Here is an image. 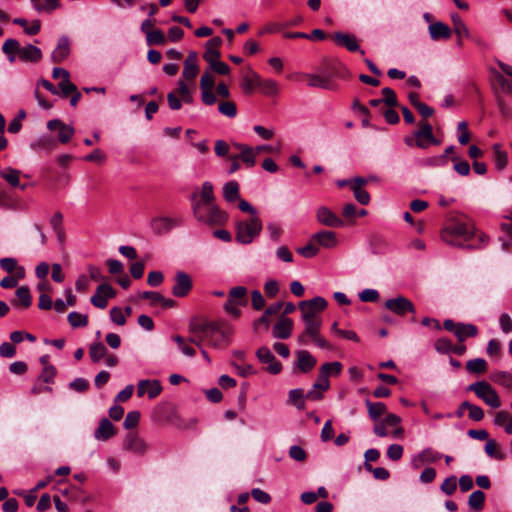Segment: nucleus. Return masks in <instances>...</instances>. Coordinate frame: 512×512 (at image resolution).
Masks as SVG:
<instances>
[{
	"mask_svg": "<svg viewBox=\"0 0 512 512\" xmlns=\"http://www.w3.org/2000/svg\"><path fill=\"white\" fill-rule=\"evenodd\" d=\"M307 78L308 86L322 88V89H333L334 85L331 82V78L329 76H321L318 74H305Z\"/></svg>",
	"mask_w": 512,
	"mask_h": 512,
	"instance_id": "29",
	"label": "nucleus"
},
{
	"mask_svg": "<svg viewBox=\"0 0 512 512\" xmlns=\"http://www.w3.org/2000/svg\"><path fill=\"white\" fill-rule=\"evenodd\" d=\"M293 326V321L290 318L282 316L274 325L272 335L277 339H287L292 334Z\"/></svg>",
	"mask_w": 512,
	"mask_h": 512,
	"instance_id": "18",
	"label": "nucleus"
},
{
	"mask_svg": "<svg viewBox=\"0 0 512 512\" xmlns=\"http://www.w3.org/2000/svg\"><path fill=\"white\" fill-rule=\"evenodd\" d=\"M451 20L453 22V30L455 34L458 36V38L462 37H468L469 36V30L461 17L457 13L451 14Z\"/></svg>",
	"mask_w": 512,
	"mask_h": 512,
	"instance_id": "44",
	"label": "nucleus"
},
{
	"mask_svg": "<svg viewBox=\"0 0 512 512\" xmlns=\"http://www.w3.org/2000/svg\"><path fill=\"white\" fill-rule=\"evenodd\" d=\"M384 306L387 310L398 316H404L407 312L415 313V307L413 303L408 298L403 296L388 299Z\"/></svg>",
	"mask_w": 512,
	"mask_h": 512,
	"instance_id": "7",
	"label": "nucleus"
},
{
	"mask_svg": "<svg viewBox=\"0 0 512 512\" xmlns=\"http://www.w3.org/2000/svg\"><path fill=\"white\" fill-rule=\"evenodd\" d=\"M415 145L427 149L431 144L438 145V140L432 133V126L428 122H420L419 129L414 132Z\"/></svg>",
	"mask_w": 512,
	"mask_h": 512,
	"instance_id": "5",
	"label": "nucleus"
},
{
	"mask_svg": "<svg viewBox=\"0 0 512 512\" xmlns=\"http://www.w3.org/2000/svg\"><path fill=\"white\" fill-rule=\"evenodd\" d=\"M440 458V453L434 451L431 448H426L412 458V464L418 468L425 463H434Z\"/></svg>",
	"mask_w": 512,
	"mask_h": 512,
	"instance_id": "23",
	"label": "nucleus"
},
{
	"mask_svg": "<svg viewBox=\"0 0 512 512\" xmlns=\"http://www.w3.org/2000/svg\"><path fill=\"white\" fill-rule=\"evenodd\" d=\"M218 111L229 118H234L237 115V107L232 101H223L218 105Z\"/></svg>",
	"mask_w": 512,
	"mask_h": 512,
	"instance_id": "52",
	"label": "nucleus"
},
{
	"mask_svg": "<svg viewBox=\"0 0 512 512\" xmlns=\"http://www.w3.org/2000/svg\"><path fill=\"white\" fill-rule=\"evenodd\" d=\"M70 53L69 39L66 36H62L57 43L56 48L53 50L51 58L55 63H60L65 60Z\"/></svg>",
	"mask_w": 512,
	"mask_h": 512,
	"instance_id": "24",
	"label": "nucleus"
},
{
	"mask_svg": "<svg viewBox=\"0 0 512 512\" xmlns=\"http://www.w3.org/2000/svg\"><path fill=\"white\" fill-rule=\"evenodd\" d=\"M258 360L267 365V371L271 374H278L282 370V365L275 359L268 347H260L256 352Z\"/></svg>",
	"mask_w": 512,
	"mask_h": 512,
	"instance_id": "12",
	"label": "nucleus"
},
{
	"mask_svg": "<svg viewBox=\"0 0 512 512\" xmlns=\"http://www.w3.org/2000/svg\"><path fill=\"white\" fill-rule=\"evenodd\" d=\"M61 7L60 0H42L35 5V11L39 14H52Z\"/></svg>",
	"mask_w": 512,
	"mask_h": 512,
	"instance_id": "39",
	"label": "nucleus"
},
{
	"mask_svg": "<svg viewBox=\"0 0 512 512\" xmlns=\"http://www.w3.org/2000/svg\"><path fill=\"white\" fill-rule=\"evenodd\" d=\"M362 302H376L379 300V293L376 289L366 288L359 293Z\"/></svg>",
	"mask_w": 512,
	"mask_h": 512,
	"instance_id": "62",
	"label": "nucleus"
},
{
	"mask_svg": "<svg viewBox=\"0 0 512 512\" xmlns=\"http://www.w3.org/2000/svg\"><path fill=\"white\" fill-rule=\"evenodd\" d=\"M214 189L213 185L209 181H205L202 184L201 190L199 193L195 192L192 197L191 201L192 204H203V203H211L214 202Z\"/></svg>",
	"mask_w": 512,
	"mask_h": 512,
	"instance_id": "20",
	"label": "nucleus"
},
{
	"mask_svg": "<svg viewBox=\"0 0 512 512\" xmlns=\"http://www.w3.org/2000/svg\"><path fill=\"white\" fill-rule=\"evenodd\" d=\"M0 176L12 187H19L20 171L11 167H0Z\"/></svg>",
	"mask_w": 512,
	"mask_h": 512,
	"instance_id": "36",
	"label": "nucleus"
},
{
	"mask_svg": "<svg viewBox=\"0 0 512 512\" xmlns=\"http://www.w3.org/2000/svg\"><path fill=\"white\" fill-rule=\"evenodd\" d=\"M478 334V329L473 324L458 323V328L455 331V336L461 342L465 341L468 337H475Z\"/></svg>",
	"mask_w": 512,
	"mask_h": 512,
	"instance_id": "34",
	"label": "nucleus"
},
{
	"mask_svg": "<svg viewBox=\"0 0 512 512\" xmlns=\"http://www.w3.org/2000/svg\"><path fill=\"white\" fill-rule=\"evenodd\" d=\"M366 406L368 409V414L370 418L376 421L379 417L386 413V405L382 402H371L369 400L366 401Z\"/></svg>",
	"mask_w": 512,
	"mask_h": 512,
	"instance_id": "42",
	"label": "nucleus"
},
{
	"mask_svg": "<svg viewBox=\"0 0 512 512\" xmlns=\"http://www.w3.org/2000/svg\"><path fill=\"white\" fill-rule=\"evenodd\" d=\"M467 389L474 392L478 398L483 400L490 407L499 408L501 406L499 395L489 383L478 381L469 385Z\"/></svg>",
	"mask_w": 512,
	"mask_h": 512,
	"instance_id": "4",
	"label": "nucleus"
},
{
	"mask_svg": "<svg viewBox=\"0 0 512 512\" xmlns=\"http://www.w3.org/2000/svg\"><path fill=\"white\" fill-rule=\"evenodd\" d=\"M342 364L338 361L327 362L321 365L320 369L324 374L327 375V378L330 376H338L342 371Z\"/></svg>",
	"mask_w": 512,
	"mask_h": 512,
	"instance_id": "49",
	"label": "nucleus"
},
{
	"mask_svg": "<svg viewBox=\"0 0 512 512\" xmlns=\"http://www.w3.org/2000/svg\"><path fill=\"white\" fill-rule=\"evenodd\" d=\"M20 43L13 38L7 39L3 46L2 51L7 55L9 61L13 63L16 60V54L19 55Z\"/></svg>",
	"mask_w": 512,
	"mask_h": 512,
	"instance_id": "35",
	"label": "nucleus"
},
{
	"mask_svg": "<svg viewBox=\"0 0 512 512\" xmlns=\"http://www.w3.org/2000/svg\"><path fill=\"white\" fill-rule=\"evenodd\" d=\"M181 218H172L167 216H157L151 219L150 227L153 233L161 235L169 232L171 229L180 226Z\"/></svg>",
	"mask_w": 512,
	"mask_h": 512,
	"instance_id": "6",
	"label": "nucleus"
},
{
	"mask_svg": "<svg viewBox=\"0 0 512 512\" xmlns=\"http://www.w3.org/2000/svg\"><path fill=\"white\" fill-rule=\"evenodd\" d=\"M403 447L400 444H391L387 448V457L392 461H398L402 458Z\"/></svg>",
	"mask_w": 512,
	"mask_h": 512,
	"instance_id": "63",
	"label": "nucleus"
},
{
	"mask_svg": "<svg viewBox=\"0 0 512 512\" xmlns=\"http://www.w3.org/2000/svg\"><path fill=\"white\" fill-rule=\"evenodd\" d=\"M312 240L326 249H332L338 245L336 233L333 231L321 230L312 236Z\"/></svg>",
	"mask_w": 512,
	"mask_h": 512,
	"instance_id": "21",
	"label": "nucleus"
},
{
	"mask_svg": "<svg viewBox=\"0 0 512 512\" xmlns=\"http://www.w3.org/2000/svg\"><path fill=\"white\" fill-rule=\"evenodd\" d=\"M254 78L256 79L257 86L261 89V92L266 96H276L279 93V85L275 80L265 79L262 80L260 76L251 71Z\"/></svg>",
	"mask_w": 512,
	"mask_h": 512,
	"instance_id": "25",
	"label": "nucleus"
},
{
	"mask_svg": "<svg viewBox=\"0 0 512 512\" xmlns=\"http://www.w3.org/2000/svg\"><path fill=\"white\" fill-rule=\"evenodd\" d=\"M272 241H278L283 233L282 226L276 222H269L266 227Z\"/></svg>",
	"mask_w": 512,
	"mask_h": 512,
	"instance_id": "60",
	"label": "nucleus"
},
{
	"mask_svg": "<svg viewBox=\"0 0 512 512\" xmlns=\"http://www.w3.org/2000/svg\"><path fill=\"white\" fill-rule=\"evenodd\" d=\"M457 137L461 145H466L470 140V133L468 130V124L465 121H461L457 126Z\"/></svg>",
	"mask_w": 512,
	"mask_h": 512,
	"instance_id": "55",
	"label": "nucleus"
},
{
	"mask_svg": "<svg viewBox=\"0 0 512 512\" xmlns=\"http://www.w3.org/2000/svg\"><path fill=\"white\" fill-rule=\"evenodd\" d=\"M303 323L305 325V330L298 338V342L300 344H306L307 337L316 336V334L320 332L322 320H303Z\"/></svg>",
	"mask_w": 512,
	"mask_h": 512,
	"instance_id": "27",
	"label": "nucleus"
},
{
	"mask_svg": "<svg viewBox=\"0 0 512 512\" xmlns=\"http://www.w3.org/2000/svg\"><path fill=\"white\" fill-rule=\"evenodd\" d=\"M262 230V221L259 216L241 220L236 226V240L241 244H250L259 236Z\"/></svg>",
	"mask_w": 512,
	"mask_h": 512,
	"instance_id": "3",
	"label": "nucleus"
},
{
	"mask_svg": "<svg viewBox=\"0 0 512 512\" xmlns=\"http://www.w3.org/2000/svg\"><path fill=\"white\" fill-rule=\"evenodd\" d=\"M302 302L306 303L311 309L317 311L318 313L327 307V301L320 296H317L311 300H304Z\"/></svg>",
	"mask_w": 512,
	"mask_h": 512,
	"instance_id": "61",
	"label": "nucleus"
},
{
	"mask_svg": "<svg viewBox=\"0 0 512 512\" xmlns=\"http://www.w3.org/2000/svg\"><path fill=\"white\" fill-rule=\"evenodd\" d=\"M299 308L301 310L302 320H321L318 312L311 309L306 303L300 302Z\"/></svg>",
	"mask_w": 512,
	"mask_h": 512,
	"instance_id": "57",
	"label": "nucleus"
},
{
	"mask_svg": "<svg viewBox=\"0 0 512 512\" xmlns=\"http://www.w3.org/2000/svg\"><path fill=\"white\" fill-rule=\"evenodd\" d=\"M18 58L24 62H38L42 58L41 50L34 45L20 47Z\"/></svg>",
	"mask_w": 512,
	"mask_h": 512,
	"instance_id": "26",
	"label": "nucleus"
},
{
	"mask_svg": "<svg viewBox=\"0 0 512 512\" xmlns=\"http://www.w3.org/2000/svg\"><path fill=\"white\" fill-rule=\"evenodd\" d=\"M89 355L93 362H99L107 355V348L101 342H95L90 345Z\"/></svg>",
	"mask_w": 512,
	"mask_h": 512,
	"instance_id": "43",
	"label": "nucleus"
},
{
	"mask_svg": "<svg viewBox=\"0 0 512 512\" xmlns=\"http://www.w3.org/2000/svg\"><path fill=\"white\" fill-rule=\"evenodd\" d=\"M204 333L211 345L219 347L228 341L231 329L227 328L224 330L218 326L210 325L204 329Z\"/></svg>",
	"mask_w": 512,
	"mask_h": 512,
	"instance_id": "9",
	"label": "nucleus"
},
{
	"mask_svg": "<svg viewBox=\"0 0 512 512\" xmlns=\"http://www.w3.org/2000/svg\"><path fill=\"white\" fill-rule=\"evenodd\" d=\"M472 238H474L476 240L475 243H472V244H468V247L469 248H477V249H480V248H483L485 247L488 243H489V236L483 232H476L474 230V235L472 236Z\"/></svg>",
	"mask_w": 512,
	"mask_h": 512,
	"instance_id": "58",
	"label": "nucleus"
},
{
	"mask_svg": "<svg viewBox=\"0 0 512 512\" xmlns=\"http://www.w3.org/2000/svg\"><path fill=\"white\" fill-rule=\"evenodd\" d=\"M484 501L485 494L480 490H476L469 496L468 504L475 511H479L482 509Z\"/></svg>",
	"mask_w": 512,
	"mask_h": 512,
	"instance_id": "48",
	"label": "nucleus"
},
{
	"mask_svg": "<svg viewBox=\"0 0 512 512\" xmlns=\"http://www.w3.org/2000/svg\"><path fill=\"white\" fill-rule=\"evenodd\" d=\"M247 288L244 286H235L230 289L228 294V302L245 306L247 304Z\"/></svg>",
	"mask_w": 512,
	"mask_h": 512,
	"instance_id": "31",
	"label": "nucleus"
},
{
	"mask_svg": "<svg viewBox=\"0 0 512 512\" xmlns=\"http://www.w3.org/2000/svg\"><path fill=\"white\" fill-rule=\"evenodd\" d=\"M123 448L137 454H143L146 449L145 441L135 433H129L126 435L123 441Z\"/></svg>",
	"mask_w": 512,
	"mask_h": 512,
	"instance_id": "19",
	"label": "nucleus"
},
{
	"mask_svg": "<svg viewBox=\"0 0 512 512\" xmlns=\"http://www.w3.org/2000/svg\"><path fill=\"white\" fill-rule=\"evenodd\" d=\"M474 235V226L469 221L452 220L442 229V240L454 247H468V241Z\"/></svg>",
	"mask_w": 512,
	"mask_h": 512,
	"instance_id": "1",
	"label": "nucleus"
},
{
	"mask_svg": "<svg viewBox=\"0 0 512 512\" xmlns=\"http://www.w3.org/2000/svg\"><path fill=\"white\" fill-rule=\"evenodd\" d=\"M16 296L18 298V301L24 308H28L31 305L32 300H31V295H30V291H29L28 287H26V286L19 287L16 290Z\"/></svg>",
	"mask_w": 512,
	"mask_h": 512,
	"instance_id": "54",
	"label": "nucleus"
},
{
	"mask_svg": "<svg viewBox=\"0 0 512 512\" xmlns=\"http://www.w3.org/2000/svg\"><path fill=\"white\" fill-rule=\"evenodd\" d=\"M223 197L227 202H234L239 198V185L236 181H229L224 184Z\"/></svg>",
	"mask_w": 512,
	"mask_h": 512,
	"instance_id": "41",
	"label": "nucleus"
},
{
	"mask_svg": "<svg viewBox=\"0 0 512 512\" xmlns=\"http://www.w3.org/2000/svg\"><path fill=\"white\" fill-rule=\"evenodd\" d=\"M254 132L263 140H270L275 135V129L272 127H265L262 125H255Z\"/></svg>",
	"mask_w": 512,
	"mask_h": 512,
	"instance_id": "59",
	"label": "nucleus"
},
{
	"mask_svg": "<svg viewBox=\"0 0 512 512\" xmlns=\"http://www.w3.org/2000/svg\"><path fill=\"white\" fill-rule=\"evenodd\" d=\"M306 396L302 389L296 388L289 391L287 404L295 406L298 410L305 408Z\"/></svg>",
	"mask_w": 512,
	"mask_h": 512,
	"instance_id": "32",
	"label": "nucleus"
},
{
	"mask_svg": "<svg viewBox=\"0 0 512 512\" xmlns=\"http://www.w3.org/2000/svg\"><path fill=\"white\" fill-rule=\"evenodd\" d=\"M114 296L115 291L109 284H101L97 287L96 293L91 297L90 301L95 307L105 309L108 300Z\"/></svg>",
	"mask_w": 512,
	"mask_h": 512,
	"instance_id": "11",
	"label": "nucleus"
},
{
	"mask_svg": "<svg viewBox=\"0 0 512 512\" xmlns=\"http://www.w3.org/2000/svg\"><path fill=\"white\" fill-rule=\"evenodd\" d=\"M500 229L504 233V236L499 237L501 248L503 251H508L512 246V222L501 223Z\"/></svg>",
	"mask_w": 512,
	"mask_h": 512,
	"instance_id": "38",
	"label": "nucleus"
},
{
	"mask_svg": "<svg viewBox=\"0 0 512 512\" xmlns=\"http://www.w3.org/2000/svg\"><path fill=\"white\" fill-rule=\"evenodd\" d=\"M199 73L198 55L195 51L188 53L185 61L182 76L186 80H194Z\"/></svg>",
	"mask_w": 512,
	"mask_h": 512,
	"instance_id": "16",
	"label": "nucleus"
},
{
	"mask_svg": "<svg viewBox=\"0 0 512 512\" xmlns=\"http://www.w3.org/2000/svg\"><path fill=\"white\" fill-rule=\"evenodd\" d=\"M13 23L19 25L24 28V32L27 35H36L39 33L41 28V23L39 20H33L30 24L26 19L23 18H15Z\"/></svg>",
	"mask_w": 512,
	"mask_h": 512,
	"instance_id": "40",
	"label": "nucleus"
},
{
	"mask_svg": "<svg viewBox=\"0 0 512 512\" xmlns=\"http://www.w3.org/2000/svg\"><path fill=\"white\" fill-rule=\"evenodd\" d=\"M116 432V427L112 422L107 418H103L94 430V438L98 441H108L116 435Z\"/></svg>",
	"mask_w": 512,
	"mask_h": 512,
	"instance_id": "14",
	"label": "nucleus"
},
{
	"mask_svg": "<svg viewBox=\"0 0 512 512\" xmlns=\"http://www.w3.org/2000/svg\"><path fill=\"white\" fill-rule=\"evenodd\" d=\"M429 34L432 40H439L441 38L448 39L451 37V29L443 22H435L428 27Z\"/></svg>",
	"mask_w": 512,
	"mask_h": 512,
	"instance_id": "28",
	"label": "nucleus"
},
{
	"mask_svg": "<svg viewBox=\"0 0 512 512\" xmlns=\"http://www.w3.org/2000/svg\"><path fill=\"white\" fill-rule=\"evenodd\" d=\"M192 211L197 221L209 226L223 225L228 219L227 214L215 202L192 204Z\"/></svg>",
	"mask_w": 512,
	"mask_h": 512,
	"instance_id": "2",
	"label": "nucleus"
},
{
	"mask_svg": "<svg viewBox=\"0 0 512 512\" xmlns=\"http://www.w3.org/2000/svg\"><path fill=\"white\" fill-rule=\"evenodd\" d=\"M47 128L49 130H55V129L59 130L58 140L61 143L69 142L75 132L74 128L72 126L66 125L61 120H58V119H53V120L48 121Z\"/></svg>",
	"mask_w": 512,
	"mask_h": 512,
	"instance_id": "15",
	"label": "nucleus"
},
{
	"mask_svg": "<svg viewBox=\"0 0 512 512\" xmlns=\"http://www.w3.org/2000/svg\"><path fill=\"white\" fill-rule=\"evenodd\" d=\"M162 392L161 383L156 380L142 379L137 384V396L143 397L148 395L150 399L156 398Z\"/></svg>",
	"mask_w": 512,
	"mask_h": 512,
	"instance_id": "13",
	"label": "nucleus"
},
{
	"mask_svg": "<svg viewBox=\"0 0 512 512\" xmlns=\"http://www.w3.org/2000/svg\"><path fill=\"white\" fill-rule=\"evenodd\" d=\"M466 369L470 373H482L487 370V362L483 358H475L467 362Z\"/></svg>",
	"mask_w": 512,
	"mask_h": 512,
	"instance_id": "47",
	"label": "nucleus"
},
{
	"mask_svg": "<svg viewBox=\"0 0 512 512\" xmlns=\"http://www.w3.org/2000/svg\"><path fill=\"white\" fill-rule=\"evenodd\" d=\"M499 73L495 74V77L498 75ZM495 82L497 84V88H496V97H497V104H498V107H499V110L500 112L502 113V115L504 117H510L512 116V107L511 105L506 101V99L500 94L502 93V90H501V87L497 81V79L495 78ZM503 94H505L503 92ZM507 95H509L508 93H506ZM512 96V94H510Z\"/></svg>",
	"mask_w": 512,
	"mask_h": 512,
	"instance_id": "37",
	"label": "nucleus"
},
{
	"mask_svg": "<svg viewBox=\"0 0 512 512\" xmlns=\"http://www.w3.org/2000/svg\"><path fill=\"white\" fill-rule=\"evenodd\" d=\"M1 268L8 272L16 274L17 277H25V269L23 266H19L15 258L6 257L0 260Z\"/></svg>",
	"mask_w": 512,
	"mask_h": 512,
	"instance_id": "30",
	"label": "nucleus"
},
{
	"mask_svg": "<svg viewBox=\"0 0 512 512\" xmlns=\"http://www.w3.org/2000/svg\"><path fill=\"white\" fill-rule=\"evenodd\" d=\"M173 341L177 344L181 353L187 357H193L196 354L195 349L181 336H174Z\"/></svg>",
	"mask_w": 512,
	"mask_h": 512,
	"instance_id": "45",
	"label": "nucleus"
},
{
	"mask_svg": "<svg viewBox=\"0 0 512 512\" xmlns=\"http://www.w3.org/2000/svg\"><path fill=\"white\" fill-rule=\"evenodd\" d=\"M333 38L337 45L345 47L350 52L360 51L364 54L363 50H360L356 36L349 33L336 32Z\"/></svg>",
	"mask_w": 512,
	"mask_h": 512,
	"instance_id": "17",
	"label": "nucleus"
},
{
	"mask_svg": "<svg viewBox=\"0 0 512 512\" xmlns=\"http://www.w3.org/2000/svg\"><path fill=\"white\" fill-rule=\"evenodd\" d=\"M240 157V160L247 168H252L256 165V150L254 147H250L246 149V151H243L242 153L238 154Z\"/></svg>",
	"mask_w": 512,
	"mask_h": 512,
	"instance_id": "46",
	"label": "nucleus"
},
{
	"mask_svg": "<svg viewBox=\"0 0 512 512\" xmlns=\"http://www.w3.org/2000/svg\"><path fill=\"white\" fill-rule=\"evenodd\" d=\"M193 287L191 277L184 271H178L175 274L174 285L172 287V294L175 297H185L189 294Z\"/></svg>",
	"mask_w": 512,
	"mask_h": 512,
	"instance_id": "8",
	"label": "nucleus"
},
{
	"mask_svg": "<svg viewBox=\"0 0 512 512\" xmlns=\"http://www.w3.org/2000/svg\"><path fill=\"white\" fill-rule=\"evenodd\" d=\"M493 149V161L495 167L498 170H503L508 164V154L504 151L500 144H494L492 146Z\"/></svg>",
	"mask_w": 512,
	"mask_h": 512,
	"instance_id": "33",
	"label": "nucleus"
},
{
	"mask_svg": "<svg viewBox=\"0 0 512 512\" xmlns=\"http://www.w3.org/2000/svg\"><path fill=\"white\" fill-rule=\"evenodd\" d=\"M296 251L298 254L305 258H313L318 254L319 249L313 243H308L303 247H299Z\"/></svg>",
	"mask_w": 512,
	"mask_h": 512,
	"instance_id": "64",
	"label": "nucleus"
},
{
	"mask_svg": "<svg viewBox=\"0 0 512 512\" xmlns=\"http://www.w3.org/2000/svg\"><path fill=\"white\" fill-rule=\"evenodd\" d=\"M486 454L494 459L502 460L504 458L503 453L499 450L497 442L494 439L487 440L485 444Z\"/></svg>",
	"mask_w": 512,
	"mask_h": 512,
	"instance_id": "51",
	"label": "nucleus"
},
{
	"mask_svg": "<svg viewBox=\"0 0 512 512\" xmlns=\"http://www.w3.org/2000/svg\"><path fill=\"white\" fill-rule=\"evenodd\" d=\"M491 379L494 382L501 384L505 387H510L512 385V376H511V374H509L507 372H503V371L496 372L491 375Z\"/></svg>",
	"mask_w": 512,
	"mask_h": 512,
	"instance_id": "56",
	"label": "nucleus"
},
{
	"mask_svg": "<svg viewBox=\"0 0 512 512\" xmlns=\"http://www.w3.org/2000/svg\"><path fill=\"white\" fill-rule=\"evenodd\" d=\"M317 363L316 358L306 350L297 352L296 367L303 373L311 371Z\"/></svg>",
	"mask_w": 512,
	"mask_h": 512,
	"instance_id": "22",
	"label": "nucleus"
},
{
	"mask_svg": "<svg viewBox=\"0 0 512 512\" xmlns=\"http://www.w3.org/2000/svg\"><path fill=\"white\" fill-rule=\"evenodd\" d=\"M68 321L74 328L85 327L88 324V317L85 314L73 311L69 313Z\"/></svg>",
	"mask_w": 512,
	"mask_h": 512,
	"instance_id": "50",
	"label": "nucleus"
},
{
	"mask_svg": "<svg viewBox=\"0 0 512 512\" xmlns=\"http://www.w3.org/2000/svg\"><path fill=\"white\" fill-rule=\"evenodd\" d=\"M146 41L149 45H164L166 37L161 30L155 29L147 33Z\"/></svg>",
	"mask_w": 512,
	"mask_h": 512,
	"instance_id": "53",
	"label": "nucleus"
},
{
	"mask_svg": "<svg viewBox=\"0 0 512 512\" xmlns=\"http://www.w3.org/2000/svg\"><path fill=\"white\" fill-rule=\"evenodd\" d=\"M316 219L320 224L332 228H338L344 225L342 219L326 206H320L317 208Z\"/></svg>",
	"mask_w": 512,
	"mask_h": 512,
	"instance_id": "10",
	"label": "nucleus"
}]
</instances>
